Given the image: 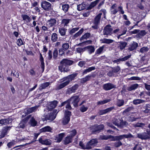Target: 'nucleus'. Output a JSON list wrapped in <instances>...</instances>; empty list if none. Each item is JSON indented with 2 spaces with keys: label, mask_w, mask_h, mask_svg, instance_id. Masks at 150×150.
Instances as JSON below:
<instances>
[{
  "label": "nucleus",
  "mask_w": 150,
  "mask_h": 150,
  "mask_svg": "<svg viewBox=\"0 0 150 150\" xmlns=\"http://www.w3.org/2000/svg\"><path fill=\"white\" fill-rule=\"evenodd\" d=\"M69 100L72 104H73L74 107H77L78 106V103L80 100L78 96H72L69 99Z\"/></svg>",
  "instance_id": "nucleus-6"
},
{
  "label": "nucleus",
  "mask_w": 150,
  "mask_h": 150,
  "mask_svg": "<svg viewBox=\"0 0 150 150\" xmlns=\"http://www.w3.org/2000/svg\"><path fill=\"white\" fill-rule=\"evenodd\" d=\"M91 77V75H88L86 76L85 78L82 79L80 80L81 83H84L88 81H89Z\"/></svg>",
  "instance_id": "nucleus-31"
},
{
  "label": "nucleus",
  "mask_w": 150,
  "mask_h": 150,
  "mask_svg": "<svg viewBox=\"0 0 150 150\" xmlns=\"http://www.w3.org/2000/svg\"><path fill=\"white\" fill-rule=\"evenodd\" d=\"M70 19H64L62 21V24L64 25V26L67 25V24L69 23Z\"/></svg>",
  "instance_id": "nucleus-50"
},
{
  "label": "nucleus",
  "mask_w": 150,
  "mask_h": 150,
  "mask_svg": "<svg viewBox=\"0 0 150 150\" xmlns=\"http://www.w3.org/2000/svg\"><path fill=\"white\" fill-rule=\"evenodd\" d=\"M31 125L33 126H35L37 124V122L35 120L34 118L32 117L30 120Z\"/></svg>",
  "instance_id": "nucleus-52"
},
{
  "label": "nucleus",
  "mask_w": 150,
  "mask_h": 150,
  "mask_svg": "<svg viewBox=\"0 0 150 150\" xmlns=\"http://www.w3.org/2000/svg\"><path fill=\"white\" fill-rule=\"evenodd\" d=\"M145 125V124L142 123L137 122L133 125L135 127H143Z\"/></svg>",
  "instance_id": "nucleus-56"
},
{
  "label": "nucleus",
  "mask_w": 150,
  "mask_h": 150,
  "mask_svg": "<svg viewBox=\"0 0 150 150\" xmlns=\"http://www.w3.org/2000/svg\"><path fill=\"white\" fill-rule=\"evenodd\" d=\"M127 45V43L124 41L117 42L116 44V47L118 50H122L124 49Z\"/></svg>",
  "instance_id": "nucleus-9"
},
{
  "label": "nucleus",
  "mask_w": 150,
  "mask_h": 150,
  "mask_svg": "<svg viewBox=\"0 0 150 150\" xmlns=\"http://www.w3.org/2000/svg\"><path fill=\"white\" fill-rule=\"evenodd\" d=\"M120 121L121 119L119 118H113L112 120V122L114 125L118 127Z\"/></svg>",
  "instance_id": "nucleus-28"
},
{
  "label": "nucleus",
  "mask_w": 150,
  "mask_h": 150,
  "mask_svg": "<svg viewBox=\"0 0 150 150\" xmlns=\"http://www.w3.org/2000/svg\"><path fill=\"white\" fill-rule=\"evenodd\" d=\"M87 107H85L84 105H83L80 108V110L82 112L86 111L88 109Z\"/></svg>",
  "instance_id": "nucleus-64"
},
{
  "label": "nucleus",
  "mask_w": 150,
  "mask_h": 150,
  "mask_svg": "<svg viewBox=\"0 0 150 150\" xmlns=\"http://www.w3.org/2000/svg\"><path fill=\"white\" fill-rule=\"evenodd\" d=\"M55 113L54 112L48 113V114L45 113L44 117L45 120H49L52 121L54 119L55 116H54Z\"/></svg>",
  "instance_id": "nucleus-8"
},
{
  "label": "nucleus",
  "mask_w": 150,
  "mask_h": 150,
  "mask_svg": "<svg viewBox=\"0 0 150 150\" xmlns=\"http://www.w3.org/2000/svg\"><path fill=\"white\" fill-rule=\"evenodd\" d=\"M111 68L114 73H117L120 70V68L119 66H117L115 67H112Z\"/></svg>",
  "instance_id": "nucleus-49"
},
{
  "label": "nucleus",
  "mask_w": 150,
  "mask_h": 150,
  "mask_svg": "<svg viewBox=\"0 0 150 150\" xmlns=\"http://www.w3.org/2000/svg\"><path fill=\"white\" fill-rule=\"evenodd\" d=\"M67 29L64 28H62L59 29V33L61 36H64L66 34Z\"/></svg>",
  "instance_id": "nucleus-42"
},
{
  "label": "nucleus",
  "mask_w": 150,
  "mask_h": 150,
  "mask_svg": "<svg viewBox=\"0 0 150 150\" xmlns=\"http://www.w3.org/2000/svg\"><path fill=\"white\" fill-rule=\"evenodd\" d=\"M132 108L131 107H129L125 110L123 112L122 114L123 115H125L126 113L129 112L130 111L132 110Z\"/></svg>",
  "instance_id": "nucleus-62"
},
{
  "label": "nucleus",
  "mask_w": 150,
  "mask_h": 150,
  "mask_svg": "<svg viewBox=\"0 0 150 150\" xmlns=\"http://www.w3.org/2000/svg\"><path fill=\"white\" fill-rule=\"evenodd\" d=\"M64 136V133H62L59 134L56 137L55 140L56 142H59L62 140L63 137Z\"/></svg>",
  "instance_id": "nucleus-25"
},
{
  "label": "nucleus",
  "mask_w": 150,
  "mask_h": 150,
  "mask_svg": "<svg viewBox=\"0 0 150 150\" xmlns=\"http://www.w3.org/2000/svg\"><path fill=\"white\" fill-rule=\"evenodd\" d=\"M137 137L142 140H146L149 139L150 138V131L146 130V133L143 132L137 134Z\"/></svg>",
  "instance_id": "nucleus-2"
},
{
  "label": "nucleus",
  "mask_w": 150,
  "mask_h": 150,
  "mask_svg": "<svg viewBox=\"0 0 150 150\" xmlns=\"http://www.w3.org/2000/svg\"><path fill=\"white\" fill-rule=\"evenodd\" d=\"M131 55H129L127 56H125V57L122 58H120L117 59V60H115L113 61L114 63H117L118 62L120 61H125L127 60L128 59L130 58L131 57Z\"/></svg>",
  "instance_id": "nucleus-21"
},
{
  "label": "nucleus",
  "mask_w": 150,
  "mask_h": 150,
  "mask_svg": "<svg viewBox=\"0 0 150 150\" xmlns=\"http://www.w3.org/2000/svg\"><path fill=\"white\" fill-rule=\"evenodd\" d=\"M145 101L142 99H136L133 101V104L135 105H138L140 103H143Z\"/></svg>",
  "instance_id": "nucleus-39"
},
{
  "label": "nucleus",
  "mask_w": 150,
  "mask_h": 150,
  "mask_svg": "<svg viewBox=\"0 0 150 150\" xmlns=\"http://www.w3.org/2000/svg\"><path fill=\"white\" fill-rule=\"evenodd\" d=\"M10 128V127H4L3 128L2 131H1V138L4 137L6 135L7 132V131Z\"/></svg>",
  "instance_id": "nucleus-26"
},
{
  "label": "nucleus",
  "mask_w": 150,
  "mask_h": 150,
  "mask_svg": "<svg viewBox=\"0 0 150 150\" xmlns=\"http://www.w3.org/2000/svg\"><path fill=\"white\" fill-rule=\"evenodd\" d=\"M90 33H87L81 37L80 40L82 41L84 39H86L90 37Z\"/></svg>",
  "instance_id": "nucleus-48"
},
{
  "label": "nucleus",
  "mask_w": 150,
  "mask_h": 150,
  "mask_svg": "<svg viewBox=\"0 0 150 150\" xmlns=\"http://www.w3.org/2000/svg\"><path fill=\"white\" fill-rule=\"evenodd\" d=\"M22 17L23 20H27L28 22H30L31 21L30 18L27 15H22Z\"/></svg>",
  "instance_id": "nucleus-51"
},
{
  "label": "nucleus",
  "mask_w": 150,
  "mask_h": 150,
  "mask_svg": "<svg viewBox=\"0 0 150 150\" xmlns=\"http://www.w3.org/2000/svg\"><path fill=\"white\" fill-rule=\"evenodd\" d=\"M138 47V44L135 42H133L129 45L128 48V50L129 51H132L136 49Z\"/></svg>",
  "instance_id": "nucleus-14"
},
{
  "label": "nucleus",
  "mask_w": 150,
  "mask_h": 150,
  "mask_svg": "<svg viewBox=\"0 0 150 150\" xmlns=\"http://www.w3.org/2000/svg\"><path fill=\"white\" fill-rule=\"evenodd\" d=\"M69 6L68 4H64L62 6V9L65 12H67L69 8Z\"/></svg>",
  "instance_id": "nucleus-54"
},
{
  "label": "nucleus",
  "mask_w": 150,
  "mask_h": 150,
  "mask_svg": "<svg viewBox=\"0 0 150 150\" xmlns=\"http://www.w3.org/2000/svg\"><path fill=\"white\" fill-rule=\"evenodd\" d=\"M114 40L112 39L104 38L102 40V42L104 43L110 44L114 42Z\"/></svg>",
  "instance_id": "nucleus-45"
},
{
  "label": "nucleus",
  "mask_w": 150,
  "mask_h": 150,
  "mask_svg": "<svg viewBox=\"0 0 150 150\" xmlns=\"http://www.w3.org/2000/svg\"><path fill=\"white\" fill-rule=\"evenodd\" d=\"M40 60L41 63V67L43 71H44L45 68L44 63V59L41 53H40Z\"/></svg>",
  "instance_id": "nucleus-38"
},
{
  "label": "nucleus",
  "mask_w": 150,
  "mask_h": 150,
  "mask_svg": "<svg viewBox=\"0 0 150 150\" xmlns=\"http://www.w3.org/2000/svg\"><path fill=\"white\" fill-rule=\"evenodd\" d=\"M69 82H67L66 81L58 85L56 88V90H59L64 88L68 84Z\"/></svg>",
  "instance_id": "nucleus-24"
},
{
  "label": "nucleus",
  "mask_w": 150,
  "mask_h": 150,
  "mask_svg": "<svg viewBox=\"0 0 150 150\" xmlns=\"http://www.w3.org/2000/svg\"><path fill=\"white\" fill-rule=\"evenodd\" d=\"M100 0H96V1L92 2L89 7L87 8V10L91 9L96 6L99 2Z\"/></svg>",
  "instance_id": "nucleus-27"
},
{
  "label": "nucleus",
  "mask_w": 150,
  "mask_h": 150,
  "mask_svg": "<svg viewBox=\"0 0 150 150\" xmlns=\"http://www.w3.org/2000/svg\"><path fill=\"white\" fill-rule=\"evenodd\" d=\"M58 103V102L55 100L49 102L47 106L48 109L50 110L53 109L56 107Z\"/></svg>",
  "instance_id": "nucleus-10"
},
{
  "label": "nucleus",
  "mask_w": 150,
  "mask_h": 150,
  "mask_svg": "<svg viewBox=\"0 0 150 150\" xmlns=\"http://www.w3.org/2000/svg\"><path fill=\"white\" fill-rule=\"evenodd\" d=\"M142 111L143 112L146 113H149L150 112V107L148 106H145L142 108Z\"/></svg>",
  "instance_id": "nucleus-47"
},
{
  "label": "nucleus",
  "mask_w": 150,
  "mask_h": 150,
  "mask_svg": "<svg viewBox=\"0 0 150 150\" xmlns=\"http://www.w3.org/2000/svg\"><path fill=\"white\" fill-rule=\"evenodd\" d=\"M71 115V112L66 110L64 113V117L63 118L62 122L64 125L67 124L70 120V117Z\"/></svg>",
  "instance_id": "nucleus-3"
},
{
  "label": "nucleus",
  "mask_w": 150,
  "mask_h": 150,
  "mask_svg": "<svg viewBox=\"0 0 150 150\" xmlns=\"http://www.w3.org/2000/svg\"><path fill=\"white\" fill-rule=\"evenodd\" d=\"M95 69V67H89L88 69L84 70L83 72V74H86L88 72H90L93 70H94Z\"/></svg>",
  "instance_id": "nucleus-44"
},
{
  "label": "nucleus",
  "mask_w": 150,
  "mask_h": 150,
  "mask_svg": "<svg viewBox=\"0 0 150 150\" xmlns=\"http://www.w3.org/2000/svg\"><path fill=\"white\" fill-rule=\"evenodd\" d=\"M104 127L103 125H100L98 126H95L92 128V132L93 133H98L100 131L103 129Z\"/></svg>",
  "instance_id": "nucleus-11"
},
{
  "label": "nucleus",
  "mask_w": 150,
  "mask_h": 150,
  "mask_svg": "<svg viewBox=\"0 0 150 150\" xmlns=\"http://www.w3.org/2000/svg\"><path fill=\"white\" fill-rule=\"evenodd\" d=\"M74 63L73 61L66 59H63L60 62L59 69L62 72L69 71L70 69L69 66L72 64Z\"/></svg>",
  "instance_id": "nucleus-1"
},
{
  "label": "nucleus",
  "mask_w": 150,
  "mask_h": 150,
  "mask_svg": "<svg viewBox=\"0 0 150 150\" xmlns=\"http://www.w3.org/2000/svg\"><path fill=\"white\" fill-rule=\"evenodd\" d=\"M122 144L120 141H118L117 142H116L114 143V146L115 147H118L122 145Z\"/></svg>",
  "instance_id": "nucleus-63"
},
{
  "label": "nucleus",
  "mask_w": 150,
  "mask_h": 150,
  "mask_svg": "<svg viewBox=\"0 0 150 150\" xmlns=\"http://www.w3.org/2000/svg\"><path fill=\"white\" fill-rule=\"evenodd\" d=\"M129 125L128 123L125 121H123V120H121L120 122L118 127L122 128L124 127H126Z\"/></svg>",
  "instance_id": "nucleus-23"
},
{
  "label": "nucleus",
  "mask_w": 150,
  "mask_h": 150,
  "mask_svg": "<svg viewBox=\"0 0 150 150\" xmlns=\"http://www.w3.org/2000/svg\"><path fill=\"white\" fill-rule=\"evenodd\" d=\"M72 138L69 136L66 137L63 141V143L65 145L69 143L72 142Z\"/></svg>",
  "instance_id": "nucleus-22"
},
{
  "label": "nucleus",
  "mask_w": 150,
  "mask_h": 150,
  "mask_svg": "<svg viewBox=\"0 0 150 150\" xmlns=\"http://www.w3.org/2000/svg\"><path fill=\"white\" fill-rule=\"evenodd\" d=\"M77 73H73L69 75L67 77L64 78L63 79V81H64L67 80L66 81L67 82H69V84L70 81L74 79L75 77L77 76Z\"/></svg>",
  "instance_id": "nucleus-7"
},
{
  "label": "nucleus",
  "mask_w": 150,
  "mask_h": 150,
  "mask_svg": "<svg viewBox=\"0 0 150 150\" xmlns=\"http://www.w3.org/2000/svg\"><path fill=\"white\" fill-rule=\"evenodd\" d=\"M149 48L147 47H144L141 48L140 50L138 51L141 53H144L148 51Z\"/></svg>",
  "instance_id": "nucleus-43"
},
{
  "label": "nucleus",
  "mask_w": 150,
  "mask_h": 150,
  "mask_svg": "<svg viewBox=\"0 0 150 150\" xmlns=\"http://www.w3.org/2000/svg\"><path fill=\"white\" fill-rule=\"evenodd\" d=\"M62 47L63 49L65 51L67 50L69 48V44L67 43H64L62 44Z\"/></svg>",
  "instance_id": "nucleus-55"
},
{
  "label": "nucleus",
  "mask_w": 150,
  "mask_h": 150,
  "mask_svg": "<svg viewBox=\"0 0 150 150\" xmlns=\"http://www.w3.org/2000/svg\"><path fill=\"white\" fill-rule=\"evenodd\" d=\"M50 84V83L48 82H46L42 83L40 85V90L44 89L48 87Z\"/></svg>",
  "instance_id": "nucleus-36"
},
{
  "label": "nucleus",
  "mask_w": 150,
  "mask_h": 150,
  "mask_svg": "<svg viewBox=\"0 0 150 150\" xmlns=\"http://www.w3.org/2000/svg\"><path fill=\"white\" fill-rule=\"evenodd\" d=\"M102 14V13H100L95 17L93 21L94 24H99Z\"/></svg>",
  "instance_id": "nucleus-20"
},
{
  "label": "nucleus",
  "mask_w": 150,
  "mask_h": 150,
  "mask_svg": "<svg viewBox=\"0 0 150 150\" xmlns=\"http://www.w3.org/2000/svg\"><path fill=\"white\" fill-rule=\"evenodd\" d=\"M113 29L110 25H107L104 27L103 30V35H111L113 33Z\"/></svg>",
  "instance_id": "nucleus-5"
},
{
  "label": "nucleus",
  "mask_w": 150,
  "mask_h": 150,
  "mask_svg": "<svg viewBox=\"0 0 150 150\" xmlns=\"http://www.w3.org/2000/svg\"><path fill=\"white\" fill-rule=\"evenodd\" d=\"M85 50V47L83 48L79 47L76 49V51L78 53L83 52Z\"/></svg>",
  "instance_id": "nucleus-60"
},
{
  "label": "nucleus",
  "mask_w": 150,
  "mask_h": 150,
  "mask_svg": "<svg viewBox=\"0 0 150 150\" xmlns=\"http://www.w3.org/2000/svg\"><path fill=\"white\" fill-rule=\"evenodd\" d=\"M91 77V75H88L86 76L85 78L82 79L80 80L81 83H84L88 81H89Z\"/></svg>",
  "instance_id": "nucleus-32"
},
{
  "label": "nucleus",
  "mask_w": 150,
  "mask_h": 150,
  "mask_svg": "<svg viewBox=\"0 0 150 150\" xmlns=\"http://www.w3.org/2000/svg\"><path fill=\"white\" fill-rule=\"evenodd\" d=\"M109 135H100L99 138V139L100 140H107L109 139Z\"/></svg>",
  "instance_id": "nucleus-61"
},
{
  "label": "nucleus",
  "mask_w": 150,
  "mask_h": 150,
  "mask_svg": "<svg viewBox=\"0 0 150 150\" xmlns=\"http://www.w3.org/2000/svg\"><path fill=\"white\" fill-rule=\"evenodd\" d=\"M88 49V52L90 54L93 52L95 51V47L94 46H87L85 47V50Z\"/></svg>",
  "instance_id": "nucleus-29"
},
{
  "label": "nucleus",
  "mask_w": 150,
  "mask_h": 150,
  "mask_svg": "<svg viewBox=\"0 0 150 150\" xmlns=\"http://www.w3.org/2000/svg\"><path fill=\"white\" fill-rule=\"evenodd\" d=\"M124 101L123 100H118L117 101V106L120 107L124 104Z\"/></svg>",
  "instance_id": "nucleus-58"
},
{
  "label": "nucleus",
  "mask_w": 150,
  "mask_h": 150,
  "mask_svg": "<svg viewBox=\"0 0 150 150\" xmlns=\"http://www.w3.org/2000/svg\"><path fill=\"white\" fill-rule=\"evenodd\" d=\"M77 6V10L79 11H81L86 8V5L84 3H83L78 5Z\"/></svg>",
  "instance_id": "nucleus-30"
},
{
  "label": "nucleus",
  "mask_w": 150,
  "mask_h": 150,
  "mask_svg": "<svg viewBox=\"0 0 150 150\" xmlns=\"http://www.w3.org/2000/svg\"><path fill=\"white\" fill-rule=\"evenodd\" d=\"M79 146L81 147V148L83 149H92V147L88 145L87 143L86 144V146L83 144V142L80 141L79 143Z\"/></svg>",
  "instance_id": "nucleus-35"
},
{
  "label": "nucleus",
  "mask_w": 150,
  "mask_h": 150,
  "mask_svg": "<svg viewBox=\"0 0 150 150\" xmlns=\"http://www.w3.org/2000/svg\"><path fill=\"white\" fill-rule=\"evenodd\" d=\"M116 87L115 85L110 83L105 84L103 86V89L106 91L109 90Z\"/></svg>",
  "instance_id": "nucleus-12"
},
{
  "label": "nucleus",
  "mask_w": 150,
  "mask_h": 150,
  "mask_svg": "<svg viewBox=\"0 0 150 150\" xmlns=\"http://www.w3.org/2000/svg\"><path fill=\"white\" fill-rule=\"evenodd\" d=\"M104 47V46H103L101 47H100L98 49L96 50V54H100L103 52Z\"/></svg>",
  "instance_id": "nucleus-53"
},
{
  "label": "nucleus",
  "mask_w": 150,
  "mask_h": 150,
  "mask_svg": "<svg viewBox=\"0 0 150 150\" xmlns=\"http://www.w3.org/2000/svg\"><path fill=\"white\" fill-rule=\"evenodd\" d=\"M39 142L42 144L50 145L52 143V141L48 139L43 140L42 138H40L39 140Z\"/></svg>",
  "instance_id": "nucleus-13"
},
{
  "label": "nucleus",
  "mask_w": 150,
  "mask_h": 150,
  "mask_svg": "<svg viewBox=\"0 0 150 150\" xmlns=\"http://www.w3.org/2000/svg\"><path fill=\"white\" fill-rule=\"evenodd\" d=\"M41 6L42 8L46 11H49L52 9L51 4L46 1H44L42 2Z\"/></svg>",
  "instance_id": "nucleus-4"
},
{
  "label": "nucleus",
  "mask_w": 150,
  "mask_h": 150,
  "mask_svg": "<svg viewBox=\"0 0 150 150\" xmlns=\"http://www.w3.org/2000/svg\"><path fill=\"white\" fill-rule=\"evenodd\" d=\"M111 100L110 99H106L100 101H98L97 103V104L98 105H103L105 103H107L110 101Z\"/></svg>",
  "instance_id": "nucleus-46"
},
{
  "label": "nucleus",
  "mask_w": 150,
  "mask_h": 150,
  "mask_svg": "<svg viewBox=\"0 0 150 150\" xmlns=\"http://www.w3.org/2000/svg\"><path fill=\"white\" fill-rule=\"evenodd\" d=\"M98 143L97 139H92L87 143L88 145L92 148L96 146Z\"/></svg>",
  "instance_id": "nucleus-15"
},
{
  "label": "nucleus",
  "mask_w": 150,
  "mask_h": 150,
  "mask_svg": "<svg viewBox=\"0 0 150 150\" xmlns=\"http://www.w3.org/2000/svg\"><path fill=\"white\" fill-rule=\"evenodd\" d=\"M51 128L50 126H47L42 128L41 129V131L42 132H50L51 131Z\"/></svg>",
  "instance_id": "nucleus-41"
},
{
  "label": "nucleus",
  "mask_w": 150,
  "mask_h": 150,
  "mask_svg": "<svg viewBox=\"0 0 150 150\" xmlns=\"http://www.w3.org/2000/svg\"><path fill=\"white\" fill-rule=\"evenodd\" d=\"M57 22V21L55 19L52 18L48 20L47 22V24L49 26L52 27L56 25Z\"/></svg>",
  "instance_id": "nucleus-16"
},
{
  "label": "nucleus",
  "mask_w": 150,
  "mask_h": 150,
  "mask_svg": "<svg viewBox=\"0 0 150 150\" xmlns=\"http://www.w3.org/2000/svg\"><path fill=\"white\" fill-rule=\"evenodd\" d=\"M71 103L69 100H68L61 103V106L62 107L64 105H66V108L69 110H71L72 108L70 105V104Z\"/></svg>",
  "instance_id": "nucleus-17"
},
{
  "label": "nucleus",
  "mask_w": 150,
  "mask_h": 150,
  "mask_svg": "<svg viewBox=\"0 0 150 150\" xmlns=\"http://www.w3.org/2000/svg\"><path fill=\"white\" fill-rule=\"evenodd\" d=\"M58 39L57 35L56 33H53L52 34L51 36V39L53 42H56Z\"/></svg>",
  "instance_id": "nucleus-37"
},
{
  "label": "nucleus",
  "mask_w": 150,
  "mask_h": 150,
  "mask_svg": "<svg viewBox=\"0 0 150 150\" xmlns=\"http://www.w3.org/2000/svg\"><path fill=\"white\" fill-rule=\"evenodd\" d=\"M83 31V29H81L79 30L77 33H76L73 36L74 38H77L82 33Z\"/></svg>",
  "instance_id": "nucleus-59"
},
{
  "label": "nucleus",
  "mask_w": 150,
  "mask_h": 150,
  "mask_svg": "<svg viewBox=\"0 0 150 150\" xmlns=\"http://www.w3.org/2000/svg\"><path fill=\"white\" fill-rule=\"evenodd\" d=\"M9 120L8 119H4L0 120V124L6 125L8 124Z\"/></svg>",
  "instance_id": "nucleus-40"
},
{
  "label": "nucleus",
  "mask_w": 150,
  "mask_h": 150,
  "mask_svg": "<svg viewBox=\"0 0 150 150\" xmlns=\"http://www.w3.org/2000/svg\"><path fill=\"white\" fill-rule=\"evenodd\" d=\"M39 106V105H36L31 108L27 109L26 110V113L28 114L33 112H35Z\"/></svg>",
  "instance_id": "nucleus-18"
},
{
  "label": "nucleus",
  "mask_w": 150,
  "mask_h": 150,
  "mask_svg": "<svg viewBox=\"0 0 150 150\" xmlns=\"http://www.w3.org/2000/svg\"><path fill=\"white\" fill-rule=\"evenodd\" d=\"M27 120L26 119H23L22 121L19 123L18 125V127L21 128H24L25 125L27 122Z\"/></svg>",
  "instance_id": "nucleus-34"
},
{
  "label": "nucleus",
  "mask_w": 150,
  "mask_h": 150,
  "mask_svg": "<svg viewBox=\"0 0 150 150\" xmlns=\"http://www.w3.org/2000/svg\"><path fill=\"white\" fill-rule=\"evenodd\" d=\"M79 85L78 84H76L70 88H68L67 91L68 93L70 94L72 93H74L76 90L78 88Z\"/></svg>",
  "instance_id": "nucleus-19"
},
{
  "label": "nucleus",
  "mask_w": 150,
  "mask_h": 150,
  "mask_svg": "<svg viewBox=\"0 0 150 150\" xmlns=\"http://www.w3.org/2000/svg\"><path fill=\"white\" fill-rule=\"evenodd\" d=\"M139 85L137 83H135L131 85L130 86L127 88V89L129 91H130L134 90L137 89Z\"/></svg>",
  "instance_id": "nucleus-33"
},
{
  "label": "nucleus",
  "mask_w": 150,
  "mask_h": 150,
  "mask_svg": "<svg viewBox=\"0 0 150 150\" xmlns=\"http://www.w3.org/2000/svg\"><path fill=\"white\" fill-rule=\"evenodd\" d=\"M147 33L146 32L145 30H142L139 31L138 34V35L139 37H142L144 36Z\"/></svg>",
  "instance_id": "nucleus-57"
}]
</instances>
